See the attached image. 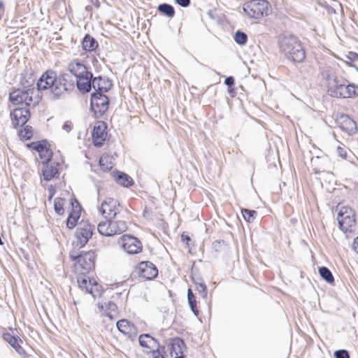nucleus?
I'll use <instances>...</instances> for the list:
<instances>
[{"label":"nucleus","instance_id":"obj_23","mask_svg":"<svg viewBox=\"0 0 358 358\" xmlns=\"http://www.w3.org/2000/svg\"><path fill=\"white\" fill-rule=\"evenodd\" d=\"M116 325L117 329L124 335L131 337V336L134 334V325L126 319L119 320Z\"/></svg>","mask_w":358,"mask_h":358},{"label":"nucleus","instance_id":"obj_24","mask_svg":"<svg viewBox=\"0 0 358 358\" xmlns=\"http://www.w3.org/2000/svg\"><path fill=\"white\" fill-rule=\"evenodd\" d=\"M76 202L77 203V206L75 210H72V211L69 214L66 220V227L69 229H73L76 226L78 220L80 216V206L76 201Z\"/></svg>","mask_w":358,"mask_h":358},{"label":"nucleus","instance_id":"obj_9","mask_svg":"<svg viewBox=\"0 0 358 358\" xmlns=\"http://www.w3.org/2000/svg\"><path fill=\"white\" fill-rule=\"evenodd\" d=\"M94 227L88 221L82 220L78 223L76 232L77 245L80 248L85 245L92 236Z\"/></svg>","mask_w":358,"mask_h":358},{"label":"nucleus","instance_id":"obj_31","mask_svg":"<svg viewBox=\"0 0 358 358\" xmlns=\"http://www.w3.org/2000/svg\"><path fill=\"white\" fill-rule=\"evenodd\" d=\"M158 11L167 16L168 17H173L175 15V9L171 4L164 3H161L157 7Z\"/></svg>","mask_w":358,"mask_h":358},{"label":"nucleus","instance_id":"obj_43","mask_svg":"<svg viewBox=\"0 0 358 358\" xmlns=\"http://www.w3.org/2000/svg\"><path fill=\"white\" fill-rule=\"evenodd\" d=\"M345 62L352 66L354 62L358 60V54L355 52H349L348 54L345 55Z\"/></svg>","mask_w":358,"mask_h":358},{"label":"nucleus","instance_id":"obj_47","mask_svg":"<svg viewBox=\"0 0 358 358\" xmlns=\"http://www.w3.org/2000/svg\"><path fill=\"white\" fill-rule=\"evenodd\" d=\"M337 153L341 157L345 159L347 157V151L345 148L338 146L337 148Z\"/></svg>","mask_w":358,"mask_h":358},{"label":"nucleus","instance_id":"obj_6","mask_svg":"<svg viewBox=\"0 0 358 358\" xmlns=\"http://www.w3.org/2000/svg\"><path fill=\"white\" fill-rule=\"evenodd\" d=\"M268 5L266 0H252L244 4L243 11L248 17L258 19L268 15Z\"/></svg>","mask_w":358,"mask_h":358},{"label":"nucleus","instance_id":"obj_45","mask_svg":"<svg viewBox=\"0 0 358 358\" xmlns=\"http://www.w3.org/2000/svg\"><path fill=\"white\" fill-rule=\"evenodd\" d=\"M224 245V241L221 240L215 241L213 243V249L215 252H219L221 250L222 245Z\"/></svg>","mask_w":358,"mask_h":358},{"label":"nucleus","instance_id":"obj_30","mask_svg":"<svg viewBox=\"0 0 358 358\" xmlns=\"http://www.w3.org/2000/svg\"><path fill=\"white\" fill-rule=\"evenodd\" d=\"M86 66L80 61L74 59L68 64V70L74 76L78 75L79 72L84 71Z\"/></svg>","mask_w":358,"mask_h":358},{"label":"nucleus","instance_id":"obj_18","mask_svg":"<svg viewBox=\"0 0 358 358\" xmlns=\"http://www.w3.org/2000/svg\"><path fill=\"white\" fill-rule=\"evenodd\" d=\"M106 126L103 122H99L94 127L92 131V141L96 147H101L106 138Z\"/></svg>","mask_w":358,"mask_h":358},{"label":"nucleus","instance_id":"obj_55","mask_svg":"<svg viewBox=\"0 0 358 358\" xmlns=\"http://www.w3.org/2000/svg\"><path fill=\"white\" fill-rule=\"evenodd\" d=\"M229 92L234 96V86L231 87V88H228Z\"/></svg>","mask_w":358,"mask_h":358},{"label":"nucleus","instance_id":"obj_37","mask_svg":"<svg viewBox=\"0 0 358 358\" xmlns=\"http://www.w3.org/2000/svg\"><path fill=\"white\" fill-rule=\"evenodd\" d=\"M27 146L36 150L38 153L48 148L47 142L45 141L32 142L30 144H28Z\"/></svg>","mask_w":358,"mask_h":358},{"label":"nucleus","instance_id":"obj_38","mask_svg":"<svg viewBox=\"0 0 358 358\" xmlns=\"http://www.w3.org/2000/svg\"><path fill=\"white\" fill-rule=\"evenodd\" d=\"M3 338L4 341L8 343L13 348L15 345L19 343V341H22L19 337H15L10 333H4L3 334Z\"/></svg>","mask_w":358,"mask_h":358},{"label":"nucleus","instance_id":"obj_34","mask_svg":"<svg viewBox=\"0 0 358 358\" xmlns=\"http://www.w3.org/2000/svg\"><path fill=\"white\" fill-rule=\"evenodd\" d=\"M319 273L320 276L326 280L329 283H331L334 282V276L331 272V271L325 267V266H321L319 268Z\"/></svg>","mask_w":358,"mask_h":358},{"label":"nucleus","instance_id":"obj_60","mask_svg":"<svg viewBox=\"0 0 358 358\" xmlns=\"http://www.w3.org/2000/svg\"><path fill=\"white\" fill-rule=\"evenodd\" d=\"M357 71H358V69H357Z\"/></svg>","mask_w":358,"mask_h":358},{"label":"nucleus","instance_id":"obj_59","mask_svg":"<svg viewBox=\"0 0 358 358\" xmlns=\"http://www.w3.org/2000/svg\"><path fill=\"white\" fill-rule=\"evenodd\" d=\"M101 162H102V159H101L100 161H99V163H100L101 165Z\"/></svg>","mask_w":358,"mask_h":358},{"label":"nucleus","instance_id":"obj_14","mask_svg":"<svg viewBox=\"0 0 358 358\" xmlns=\"http://www.w3.org/2000/svg\"><path fill=\"white\" fill-rule=\"evenodd\" d=\"M77 281L79 287L82 290L85 291V292L91 294L93 296H95L99 293L100 285L94 278L81 275L78 278Z\"/></svg>","mask_w":358,"mask_h":358},{"label":"nucleus","instance_id":"obj_4","mask_svg":"<svg viewBox=\"0 0 358 358\" xmlns=\"http://www.w3.org/2000/svg\"><path fill=\"white\" fill-rule=\"evenodd\" d=\"M36 92L34 88L17 89L10 93L9 99L13 104L24 103L27 106H35L39 101L38 96H33Z\"/></svg>","mask_w":358,"mask_h":358},{"label":"nucleus","instance_id":"obj_13","mask_svg":"<svg viewBox=\"0 0 358 358\" xmlns=\"http://www.w3.org/2000/svg\"><path fill=\"white\" fill-rule=\"evenodd\" d=\"M75 77L76 78L77 88L80 92L85 94L91 90L90 82L93 75L88 71L87 66L84 69V71L79 72Z\"/></svg>","mask_w":358,"mask_h":358},{"label":"nucleus","instance_id":"obj_36","mask_svg":"<svg viewBox=\"0 0 358 358\" xmlns=\"http://www.w3.org/2000/svg\"><path fill=\"white\" fill-rule=\"evenodd\" d=\"M65 200L62 198H56L54 201V209L57 214L62 215L64 213V205Z\"/></svg>","mask_w":358,"mask_h":358},{"label":"nucleus","instance_id":"obj_28","mask_svg":"<svg viewBox=\"0 0 358 358\" xmlns=\"http://www.w3.org/2000/svg\"><path fill=\"white\" fill-rule=\"evenodd\" d=\"M358 96V86L353 83H345L342 99H348Z\"/></svg>","mask_w":358,"mask_h":358},{"label":"nucleus","instance_id":"obj_21","mask_svg":"<svg viewBox=\"0 0 358 358\" xmlns=\"http://www.w3.org/2000/svg\"><path fill=\"white\" fill-rule=\"evenodd\" d=\"M58 164H46L42 170V174L45 180L49 181L59 177Z\"/></svg>","mask_w":358,"mask_h":358},{"label":"nucleus","instance_id":"obj_7","mask_svg":"<svg viewBox=\"0 0 358 358\" xmlns=\"http://www.w3.org/2000/svg\"><path fill=\"white\" fill-rule=\"evenodd\" d=\"M109 99L104 94L92 93L90 99L91 109L96 117H101L108 109Z\"/></svg>","mask_w":358,"mask_h":358},{"label":"nucleus","instance_id":"obj_48","mask_svg":"<svg viewBox=\"0 0 358 358\" xmlns=\"http://www.w3.org/2000/svg\"><path fill=\"white\" fill-rule=\"evenodd\" d=\"M176 3L181 7L186 8L190 5V0H175Z\"/></svg>","mask_w":358,"mask_h":358},{"label":"nucleus","instance_id":"obj_27","mask_svg":"<svg viewBox=\"0 0 358 358\" xmlns=\"http://www.w3.org/2000/svg\"><path fill=\"white\" fill-rule=\"evenodd\" d=\"M82 47L85 51L92 52L98 47V42L90 34H86L83 39Z\"/></svg>","mask_w":358,"mask_h":358},{"label":"nucleus","instance_id":"obj_15","mask_svg":"<svg viewBox=\"0 0 358 358\" xmlns=\"http://www.w3.org/2000/svg\"><path fill=\"white\" fill-rule=\"evenodd\" d=\"M336 123L342 131L349 135H352L357 131L356 122L348 115L342 114L338 116Z\"/></svg>","mask_w":358,"mask_h":358},{"label":"nucleus","instance_id":"obj_56","mask_svg":"<svg viewBox=\"0 0 358 358\" xmlns=\"http://www.w3.org/2000/svg\"><path fill=\"white\" fill-rule=\"evenodd\" d=\"M157 354L155 355L153 358H164L163 355L160 353V351L159 352H156Z\"/></svg>","mask_w":358,"mask_h":358},{"label":"nucleus","instance_id":"obj_41","mask_svg":"<svg viewBox=\"0 0 358 358\" xmlns=\"http://www.w3.org/2000/svg\"><path fill=\"white\" fill-rule=\"evenodd\" d=\"M201 282H196V290L203 299L207 297L208 291L206 284L200 280Z\"/></svg>","mask_w":358,"mask_h":358},{"label":"nucleus","instance_id":"obj_5","mask_svg":"<svg viewBox=\"0 0 358 358\" xmlns=\"http://www.w3.org/2000/svg\"><path fill=\"white\" fill-rule=\"evenodd\" d=\"M337 220L343 231L346 233L355 230L356 224L355 213L351 208L342 206L338 213Z\"/></svg>","mask_w":358,"mask_h":358},{"label":"nucleus","instance_id":"obj_35","mask_svg":"<svg viewBox=\"0 0 358 358\" xmlns=\"http://www.w3.org/2000/svg\"><path fill=\"white\" fill-rule=\"evenodd\" d=\"M38 156L41 163L43 164H46L51 160L52 157V152L49 148H47L42 150L41 152H40L38 153Z\"/></svg>","mask_w":358,"mask_h":358},{"label":"nucleus","instance_id":"obj_46","mask_svg":"<svg viewBox=\"0 0 358 358\" xmlns=\"http://www.w3.org/2000/svg\"><path fill=\"white\" fill-rule=\"evenodd\" d=\"M14 349L16 352L22 357H26L27 354L25 350L21 347V345L18 343L17 345L14 346Z\"/></svg>","mask_w":358,"mask_h":358},{"label":"nucleus","instance_id":"obj_44","mask_svg":"<svg viewBox=\"0 0 358 358\" xmlns=\"http://www.w3.org/2000/svg\"><path fill=\"white\" fill-rule=\"evenodd\" d=\"M335 358H350L348 351L345 350H338L334 352Z\"/></svg>","mask_w":358,"mask_h":358},{"label":"nucleus","instance_id":"obj_33","mask_svg":"<svg viewBox=\"0 0 358 358\" xmlns=\"http://www.w3.org/2000/svg\"><path fill=\"white\" fill-rule=\"evenodd\" d=\"M187 300L191 310L194 315L198 316L199 311L196 306V298L191 289H189L187 292Z\"/></svg>","mask_w":358,"mask_h":358},{"label":"nucleus","instance_id":"obj_12","mask_svg":"<svg viewBox=\"0 0 358 358\" xmlns=\"http://www.w3.org/2000/svg\"><path fill=\"white\" fill-rule=\"evenodd\" d=\"M72 259L76 260L79 266L85 272L90 271L94 265L95 256L93 252L80 253L77 256L71 254Z\"/></svg>","mask_w":358,"mask_h":358},{"label":"nucleus","instance_id":"obj_25","mask_svg":"<svg viewBox=\"0 0 358 358\" xmlns=\"http://www.w3.org/2000/svg\"><path fill=\"white\" fill-rule=\"evenodd\" d=\"M113 177L117 184L125 187H129L134 183L132 178L123 172L116 171L113 173Z\"/></svg>","mask_w":358,"mask_h":358},{"label":"nucleus","instance_id":"obj_29","mask_svg":"<svg viewBox=\"0 0 358 358\" xmlns=\"http://www.w3.org/2000/svg\"><path fill=\"white\" fill-rule=\"evenodd\" d=\"M35 77L31 73L25 71L21 74L20 84L26 89L34 88L32 86L35 83Z\"/></svg>","mask_w":358,"mask_h":358},{"label":"nucleus","instance_id":"obj_16","mask_svg":"<svg viewBox=\"0 0 358 358\" xmlns=\"http://www.w3.org/2000/svg\"><path fill=\"white\" fill-rule=\"evenodd\" d=\"M139 345L144 348L150 350V352L155 355L159 352L162 347L158 341L149 334H141L138 338Z\"/></svg>","mask_w":358,"mask_h":358},{"label":"nucleus","instance_id":"obj_58","mask_svg":"<svg viewBox=\"0 0 358 358\" xmlns=\"http://www.w3.org/2000/svg\"><path fill=\"white\" fill-rule=\"evenodd\" d=\"M3 244L2 240H1V238L0 237V245H2Z\"/></svg>","mask_w":358,"mask_h":358},{"label":"nucleus","instance_id":"obj_2","mask_svg":"<svg viewBox=\"0 0 358 358\" xmlns=\"http://www.w3.org/2000/svg\"><path fill=\"white\" fill-rule=\"evenodd\" d=\"M280 51L285 57L293 62H302L306 57L301 41L293 35H281L278 38Z\"/></svg>","mask_w":358,"mask_h":358},{"label":"nucleus","instance_id":"obj_32","mask_svg":"<svg viewBox=\"0 0 358 358\" xmlns=\"http://www.w3.org/2000/svg\"><path fill=\"white\" fill-rule=\"evenodd\" d=\"M99 233L103 236H111L110 235V220L105 222H101L97 226Z\"/></svg>","mask_w":358,"mask_h":358},{"label":"nucleus","instance_id":"obj_49","mask_svg":"<svg viewBox=\"0 0 358 358\" xmlns=\"http://www.w3.org/2000/svg\"><path fill=\"white\" fill-rule=\"evenodd\" d=\"M224 84L227 85L228 88H231L234 85V78L232 76H229L225 78Z\"/></svg>","mask_w":358,"mask_h":358},{"label":"nucleus","instance_id":"obj_40","mask_svg":"<svg viewBox=\"0 0 358 358\" xmlns=\"http://www.w3.org/2000/svg\"><path fill=\"white\" fill-rule=\"evenodd\" d=\"M241 213L244 219L248 222H252L257 214L255 210H249L246 208L242 209Z\"/></svg>","mask_w":358,"mask_h":358},{"label":"nucleus","instance_id":"obj_3","mask_svg":"<svg viewBox=\"0 0 358 358\" xmlns=\"http://www.w3.org/2000/svg\"><path fill=\"white\" fill-rule=\"evenodd\" d=\"M322 76L328 94L334 98H341L348 80L341 77L338 78L334 73L329 71L323 73Z\"/></svg>","mask_w":358,"mask_h":358},{"label":"nucleus","instance_id":"obj_42","mask_svg":"<svg viewBox=\"0 0 358 358\" xmlns=\"http://www.w3.org/2000/svg\"><path fill=\"white\" fill-rule=\"evenodd\" d=\"M19 135L27 139H30L33 136V129L30 126H26L23 129H21L19 132Z\"/></svg>","mask_w":358,"mask_h":358},{"label":"nucleus","instance_id":"obj_19","mask_svg":"<svg viewBox=\"0 0 358 358\" xmlns=\"http://www.w3.org/2000/svg\"><path fill=\"white\" fill-rule=\"evenodd\" d=\"M91 89L93 87L96 91L94 93L104 94L112 87V83L108 78L98 76L92 78L90 82Z\"/></svg>","mask_w":358,"mask_h":358},{"label":"nucleus","instance_id":"obj_52","mask_svg":"<svg viewBox=\"0 0 358 358\" xmlns=\"http://www.w3.org/2000/svg\"><path fill=\"white\" fill-rule=\"evenodd\" d=\"M4 14V4L3 1H0V20Z\"/></svg>","mask_w":358,"mask_h":358},{"label":"nucleus","instance_id":"obj_8","mask_svg":"<svg viewBox=\"0 0 358 358\" xmlns=\"http://www.w3.org/2000/svg\"><path fill=\"white\" fill-rule=\"evenodd\" d=\"M119 246L129 255L137 254L142 250V243L136 237L123 235L118 241Z\"/></svg>","mask_w":358,"mask_h":358},{"label":"nucleus","instance_id":"obj_26","mask_svg":"<svg viewBox=\"0 0 358 358\" xmlns=\"http://www.w3.org/2000/svg\"><path fill=\"white\" fill-rule=\"evenodd\" d=\"M110 235L120 234L125 231L127 229V224L124 221L118 220L114 221L110 220Z\"/></svg>","mask_w":358,"mask_h":358},{"label":"nucleus","instance_id":"obj_57","mask_svg":"<svg viewBox=\"0 0 358 358\" xmlns=\"http://www.w3.org/2000/svg\"><path fill=\"white\" fill-rule=\"evenodd\" d=\"M53 196V193H51L50 196H49V200H50L52 199V197Z\"/></svg>","mask_w":358,"mask_h":358},{"label":"nucleus","instance_id":"obj_22","mask_svg":"<svg viewBox=\"0 0 358 358\" xmlns=\"http://www.w3.org/2000/svg\"><path fill=\"white\" fill-rule=\"evenodd\" d=\"M171 355L175 358H183V349L185 347L183 340L179 338L173 339L171 342Z\"/></svg>","mask_w":358,"mask_h":358},{"label":"nucleus","instance_id":"obj_51","mask_svg":"<svg viewBox=\"0 0 358 358\" xmlns=\"http://www.w3.org/2000/svg\"><path fill=\"white\" fill-rule=\"evenodd\" d=\"M353 249L358 254V236L354 240Z\"/></svg>","mask_w":358,"mask_h":358},{"label":"nucleus","instance_id":"obj_20","mask_svg":"<svg viewBox=\"0 0 358 358\" xmlns=\"http://www.w3.org/2000/svg\"><path fill=\"white\" fill-rule=\"evenodd\" d=\"M99 308L103 315H105L111 320L118 315L117 305L110 301L99 303Z\"/></svg>","mask_w":358,"mask_h":358},{"label":"nucleus","instance_id":"obj_11","mask_svg":"<svg viewBox=\"0 0 358 358\" xmlns=\"http://www.w3.org/2000/svg\"><path fill=\"white\" fill-rule=\"evenodd\" d=\"M136 271L138 276L145 280H152L158 275V269L156 266L148 261L140 262Z\"/></svg>","mask_w":358,"mask_h":358},{"label":"nucleus","instance_id":"obj_10","mask_svg":"<svg viewBox=\"0 0 358 358\" xmlns=\"http://www.w3.org/2000/svg\"><path fill=\"white\" fill-rule=\"evenodd\" d=\"M99 210L106 219L112 220L120 210V203L117 200L108 197L101 203Z\"/></svg>","mask_w":358,"mask_h":358},{"label":"nucleus","instance_id":"obj_50","mask_svg":"<svg viewBox=\"0 0 358 358\" xmlns=\"http://www.w3.org/2000/svg\"><path fill=\"white\" fill-rule=\"evenodd\" d=\"M72 128V123L69 121H66L64 123L62 129L66 131L69 132Z\"/></svg>","mask_w":358,"mask_h":358},{"label":"nucleus","instance_id":"obj_54","mask_svg":"<svg viewBox=\"0 0 358 358\" xmlns=\"http://www.w3.org/2000/svg\"><path fill=\"white\" fill-rule=\"evenodd\" d=\"M90 1L96 7H99V0H90Z\"/></svg>","mask_w":358,"mask_h":358},{"label":"nucleus","instance_id":"obj_1","mask_svg":"<svg viewBox=\"0 0 358 358\" xmlns=\"http://www.w3.org/2000/svg\"><path fill=\"white\" fill-rule=\"evenodd\" d=\"M74 81L70 74L64 73L57 76L52 70L43 73L37 82V90H50L54 99L61 98L66 92L74 90Z\"/></svg>","mask_w":358,"mask_h":358},{"label":"nucleus","instance_id":"obj_39","mask_svg":"<svg viewBox=\"0 0 358 358\" xmlns=\"http://www.w3.org/2000/svg\"><path fill=\"white\" fill-rule=\"evenodd\" d=\"M234 41L239 45H245L248 41V36L245 32L237 31L234 35Z\"/></svg>","mask_w":358,"mask_h":358},{"label":"nucleus","instance_id":"obj_53","mask_svg":"<svg viewBox=\"0 0 358 358\" xmlns=\"http://www.w3.org/2000/svg\"><path fill=\"white\" fill-rule=\"evenodd\" d=\"M181 239L183 242H186L187 243H188V242L191 240L188 235H185L184 234H182Z\"/></svg>","mask_w":358,"mask_h":358},{"label":"nucleus","instance_id":"obj_17","mask_svg":"<svg viewBox=\"0 0 358 358\" xmlns=\"http://www.w3.org/2000/svg\"><path fill=\"white\" fill-rule=\"evenodd\" d=\"M13 124L15 127L24 126L30 117L29 110L27 108H16L11 113Z\"/></svg>","mask_w":358,"mask_h":358}]
</instances>
